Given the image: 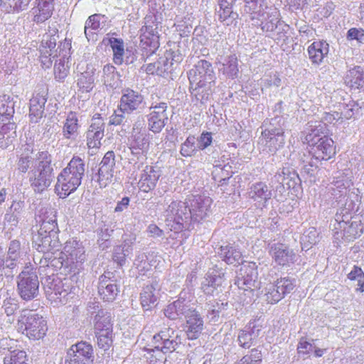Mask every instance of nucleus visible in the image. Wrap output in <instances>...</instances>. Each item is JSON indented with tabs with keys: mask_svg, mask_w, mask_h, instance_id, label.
Segmentation results:
<instances>
[{
	"mask_svg": "<svg viewBox=\"0 0 364 364\" xmlns=\"http://www.w3.org/2000/svg\"><path fill=\"white\" fill-rule=\"evenodd\" d=\"M304 135V142L311 146L318 144L320 139H323V136H326V127L320 121L309 122L303 132Z\"/></svg>",
	"mask_w": 364,
	"mask_h": 364,
	"instance_id": "27",
	"label": "nucleus"
},
{
	"mask_svg": "<svg viewBox=\"0 0 364 364\" xmlns=\"http://www.w3.org/2000/svg\"><path fill=\"white\" fill-rule=\"evenodd\" d=\"M186 334L189 339H196L200 335L203 321L200 315L194 310H191L186 316Z\"/></svg>",
	"mask_w": 364,
	"mask_h": 364,
	"instance_id": "34",
	"label": "nucleus"
},
{
	"mask_svg": "<svg viewBox=\"0 0 364 364\" xmlns=\"http://www.w3.org/2000/svg\"><path fill=\"white\" fill-rule=\"evenodd\" d=\"M29 181L34 191H43L51 183L53 178V171L35 169L31 171Z\"/></svg>",
	"mask_w": 364,
	"mask_h": 364,
	"instance_id": "28",
	"label": "nucleus"
},
{
	"mask_svg": "<svg viewBox=\"0 0 364 364\" xmlns=\"http://www.w3.org/2000/svg\"><path fill=\"white\" fill-rule=\"evenodd\" d=\"M191 223H199L211 213L213 200L204 195L191 196L187 198Z\"/></svg>",
	"mask_w": 364,
	"mask_h": 364,
	"instance_id": "11",
	"label": "nucleus"
},
{
	"mask_svg": "<svg viewBox=\"0 0 364 364\" xmlns=\"http://www.w3.org/2000/svg\"><path fill=\"white\" fill-rule=\"evenodd\" d=\"M159 290L160 285L156 280L143 288L140 293V302L145 311L151 310L156 306Z\"/></svg>",
	"mask_w": 364,
	"mask_h": 364,
	"instance_id": "26",
	"label": "nucleus"
},
{
	"mask_svg": "<svg viewBox=\"0 0 364 364\" xmlns=\"http://www.w3.org/2000/svg\"><path fill=\"white\" fill-rule=\"evenodd\" d=\"M38 217V222L41 223V232L48 231V233H51V235L58 236L57 223L53 210L50 209L49 212L46 210L43 216L39 215Z\"/></svg>",
	"mask_w": 364,
	"mask_h": 364,
	"instance_id": "41",
	"label": "nucleus"
},
{
	"mask_svg": "<svg viewBox=\"0 0 364 364\" xmlns=\"http://www.w3.org/2000/svg\"><path fill=\"white\" fill-rule=\"evenodd\" d=\"M119 292L114 273L105 272L99 278L98 294L105 301H113Z\"/></svg>",
	"mask_w": 364,
	"mask_h": 364,
	"instance_id": "19",
	"label": "nucleus"
},
{
	"mask_svg": "<svg viewBox=\"0 0 364 364\" xmlns=\"http://www.w3.org/2000/svg\"><path fill=\"white\" fill-rule=\"evenodd\" d=\"M85 172V163L78 156H74L58 176L55 189L60 198H65L75 191L81 184Z\"/></svg>",
	"mask_w": 364,
	"mask_h": 364,
	"instance_id": "2",
	"label": "nucleus"
},
{
	"mask_svg": "<svg viewBox=\"0 0 364 364\" xmlns=\"http://www.w3.org/2000/svg\"><path fill=\"white\" fill-rule=\"evenodd\" d=\"M188 75L191 95L202 104L207 102L215 85V76L211 63L205 60H199L189 70Z\"/></svg>",
	"mask_w": 364,
	"mask_h": 364,
	"instance_id": "1",
	"label": "nucleus"
},
{
	"mask_svg": "<svg viewBox=\"0 0 364 364\" xmlns=\"http://www.w3.org/2000/svg\"><path fill=\"white\" fill-rule=\"evenodd\" d=\"M95 70H86L82 73L77 79V87L82 92H90L95 85Z\"/></svg>",
	"mask_w": 364,
	"mask_h": 364,
	"instance_id": "49",
	"label": "nucleus"
},
{
	"mask_svg": "<svg viewBox=\"0 0 364 364\" xmlns=\"http://www.w3.org/2000/svg\"><path fill=\"white\" fill-rule=\"evenodd\" d=\"M196 145V138L193 136H188L186 141L181 145V154L184 157H191L193 156L198 151Z\"/></svg>",
	"mask_w": 364,
	"mask_h": 364,
	"instance_id": "57",
	"label": "nucleus"
},
{
	"mask_svg": "<svg viewBox=\"0 0 364 364\" xmlns=\"http://www.w3.org/2000/svg\"><path fill=\"white\" fill-rule=\"evenodd\" d=\"M33 247L39 252L46 255V252L57 250L60 247L58 236L49 235L42 237L33 235Z\"/></svg>",
	"mask_w": 364,
	"mask_h": 364,
	"instance_id": "30",
	"label": "nucleus"
},
{
	"mask_svg": "<svg viewBox=\"0 0 364 364\" xmlns=\"http://www.w3.org/2000/svg\"><path fill=\"white\" fill-rule=\"evenodd\" d=\"M262 355L261 350L252 348L249 354L244 355L240 360L234 364H261Z\"/></svg>",
	"mask_w": 364,
	"mask_h": 364,
	"instance_id": "60",
	"label": "nucleus"
},
{
	"mask_svg": "<svg viewBox=\"0 0 364 364\" xmlns=\"http://www.w3.org/2000/svg\"><path fill=\"white\" fill-rule=\"evenodd\" d=\"M15 102L14 98L9 95L0 96V121L11 120L14 114Z\"/></svg>",
	"mask_w": 364,
	"mask_h": 364,
	"instance_id": "43",
	"label": "nucleus"
},
{
	"mask_svg": "<svg viewBox=\"0 0 364 364\" xmlns=\"http://www.w3.org/2000/svg\"><path fill=\"white\" fill-rule=\"evenodd\" d=\"M192 295L186 291L180 294L179 298L168 304L164 309V314L170 319L175 320L181 318L182 316L186 317L192 310L191 307Z\"/></svg>",
	"mask_w": 364,
	"mask_h": 364,
	"instance_id": "17",
	"label": "nucleus"
},
{
	"mask_svg": "<svg viewBox=\"0 0 364 364\" xmlns=\"http://www.w3.org/2000/svg\"><path fill=\"white\" fill-rule=\"evenodd\" d=\"M265 300L269 304H276L283 298V293H280L275 284H269L266 287L264 294Z\"/></svg>",
	"mask_w": 364,
	"mask_h": 364,
	"instance_id": "62",
	"label": "nucleus"
},
{
	"mask_svg": "<svg viewBox=\"0 0 364 364\" xmlns=\"http://www.w3.org/2000/svg\"><path fill=\"white\" fill-rule=\"evenodd\" d=\"M310 146L312 156L318 161H327L336 154L334 141L327 136H323L318 144Z\"/></svg>",
	"mask_w": 364,
	"mask_h": 364,
	"instance_id": "22",
	"label": "nucleus"
},
{
	"mask_svg": "<svg viewBox=\"0 0 364 364\" xmlns=\"http://www.w3.org/2000/svg\"><path fill=\"white\" fill-rule=\"evenodd\" d=\"M219 19L225 25L229 26L233 23L238 17V14L232 11V6H220L218 11Z\"/></svg>",
	"mask_w": 364,
	"mask_h": 364,
	"instance_id": "63",
	"label": "nucleus"
},
{
	"mask_svg": "<svg viewBox=\"0 0 364 364\" xmlns=\"http://www.w3.org/2000/svg\"><path fill=\"white\" fill-rule=\"evenodd\" d=\"M63 253L71 265L70 272H75L86 259L82 242L75 239L69 240L65 243Z\"/></svg>",
	"mask_w": 364,
	"mask_h": 364,
	"instance_id": "14",
	"label": "nucleus"
},
{
	"mask_svg": "<svg viewBox=\"0 0 364 364\" xmlns=\"http://www.w3.org/2000/svg\"><path fill=\"white\" fill-rule=\"evenodd\" d=\"M248 196L254 201L264 205L272 197V191L264 182H257L250 186Z\"/></svg>",
	"mask_w": 364,
	"mask_h": 364,
	"instance_id": "31",
	"label": "nucleus"
},
{
	"mask_svg": "<svg viewBox=\"0 0 364 364\" xmlns=\"http://www.w3.org/2000/svg\"><path fill=\"white\" fill-rule=\"evenodd\" d=\"M270 255L279 265H289L295 261L296 255L284 244H275L271 247Z\"/></svg>",
	"mask_w": 364,
	"mask_h": 364,
	"instance_id": "29",
	"label": "nucleus"
},
{
	"mask_svg": "<svg viewBox=\"0 0 364 364\" xmlns=\"http://www.w3.org/2000/svg\"><path fill=\"white\" fill-rule=\"evenodd\" d=\"M18 330L26 332V336L33 340L43 338L47 331L46 322L43 317L31 310L23 309L18 318Z\"/></svg>",
	"mask_w": 364,
	"mask_h": 364,
	"instance_id": "4",
	"label": "nucleus"
},
{
	"mask_svg": "<svg viewBox=\"0 0 364 364\" xmlns=\"http://www.w3.org/2000/svg\"><path fill=\"white\" fill-rule=\"evenodd\" d=\"M299 178V176L295 170L289 165L284 166L279 168L272 178V181L277 182L279 185L286 183L291 186L290 181L295 182Z\"/></svg>",
	"mask_w": 364,
	"mask_h": 364,
	"instance_id": "42",
	"label": "nucleus"
},
{
	"mask_svg": "<svg viewBox=\"0 0 364 364\" xmlns=\"http://www.w3.org/2000/svg\"><path fill=\"white\" fill-rule=\"evenodd\" d=\"M218 254L222 260L228 264L237 265L242 262L241 252L230 244L221 245Z\"/></svg>",
	"mask_w": 364,
	"mask_h": 364,
	"instance_id": "36",
	"label": "nucleus"
},
{
	"mask_svg": "<svg viewBox=\"0 0 364 364\" xmlns=\"http://www.w3.org/2000/svg\"><path fill=\"white\" fill-rule=\"evenodd\" d=\"M87 311L93 317L95 331H112L111 315L107 311L100 308L98 302L90 303L88 305Z\"/></svg>",
	"mask_w": 364,
	"mask_h": 364,
	"instance_id": "21",
	"label": "nucleus"
},
{
	"mask_svg": "<svg viewBox=\"0 0 364 364\" xmlns=\"http://www.w3.org/2000/svg\"><path fill=\"white\" fill-rule=\"evenodd\" d=\"M109 43L113 51L114 63L117 65H122L123 63V56L124 55L123 41L112 38L109 39Z\"/></svg>",
	"mask_w": 364,
	"mask_h": 364,
	"instance_id": "56",
	"label": "nucleus"
},
{
	"mask_svg": "<svg viewBox=\"0 0 364 364\" xmlns=\"http://www.w3.org/2000/svg\"><path fill=\"white\" fill-rule=\"evenodd\" d=\"M17 290L21 298L30 301L38 295L39 281L36 272L26 267L17 278Z\"/></svg>",
	"mask_w": 364,
	"mask_h": 364,
	"instance_id": "8",
	"label": "nucleus"
},
{
	"mask_svg": "<svg viewBox=\"0 0 364 364\" xmlns=\"http://www.w3.org/2000/svg\"><path fill=\"white\" fill-rule=\"evenodd\" d=\"M58 38V30L55 26H49L48 31L43 36L39 51L41 63L46 68L51 66L53 62L51 58L58 56L59 53L56 49Z\"/></svg>",
	"mask_w": 364,
	"mask_h": 364,
	"instance_id": "10",
	"label": "nucleus"
},
{
	"mask_svg": "<svg viewBox=\"0 0 364 364\" xmlns=\"http://www.w3.org/2000/svg\"><path fill=\"white\" fill-rule=\"evenodd\" d=\"M329 51V45L326 41H319L311 43L308 48L309 58L313 64L319 65Z\"/></svg>",
	"mask_w": 364,
	"mask_h": 364,
	"instance_id": "37",
	"label": "nucleus"
},
{
	"mask_svg": "<svg viewBox=\"0 0 364 364\" xmlns=\"http://www.w3.org/2000/svg\"><path fill=\"white\" fill-rule=\"evenodd\" d=\"M48 93L46 90L36 92L30 100L29 116L31 121L37 123L44 115Z\"/></svg>",
	"mask_w": 364,
	"mask_h": 364,
	"instance_id": "24",
	"label": "nucleus"
},
{
	"mask_svg": "<svg viewBox=\"0 0 364 364\" xmlns=\"http://www.w3.org/2000/svg\"><path fill=\"white\" fill-rule=\"evenodd\" d=\"M160 176L159 171L152 166H146L139 181L140 188L144 192L153 189Z\"/></svg>",
	"mask_w": 364,
	"mask_h": 364,
	"instance_id": "32",
	"label": "nucleus"
},
{
	"mask_svg": "<svg viewBox=\"0 0 364 364\" xmlns=\"http://www.w3.org/2000/svg\"><path fill=\"white\" fill-rule=\"evenodd\" d=\"M348 84L355 89L364 87V71L360 66H356L349 70L346 76Z\"/></svg>",
	"mask_w": 364,
	"mask_h": 364,
	"instance_id": "48",
	"label": "nucleus"
},
{
	"mask_svg": "<svg viewBox=\"0 0 364 364\" xmlns=\"http://www.w3.org/2000/svg\"><path fill=\"white\" fill-rule=\"evenodd\" d=\"M167 104L159 102L152 104L147 115L148 128L154 134L160 133L168 122Z\"/></svg>",
	"mask_w": 364,
	"mask_h": 364,
	"instance_id": "15",
	"label": "nucleus"
},
{
	"mask_svg": "<svg viewBox=\"0 0 364 364\" xmlns=\"http://www.w3.org/2000/svg\"><path fill=\"white\" fill-rule=\"evenodd\" d=\"M363 225L360 220L355 218L350 223L342 226V230H339L340 239L348 242L352 241L360 237L363 233Z\"/></svg>",
	"mask_w": 364,
	"mask_h": 364,
	"instance_id": "38",
	"label": "nucleus"
},
{
	"mask_svg": "<svg viewBox=\"0 0 364 364\" xmlns=\"http://www.w3.org/2000/svg\"><path fill=\"white\" fill-rule=\"evenodd\" d=\"M104 18V16L100 14H95L88 17L87 21H85L84 32L87 40H90V34L87 32L89 28L92 30H97L100 28L101 25V20Z\"/></svg>",
	"mask_w": 364,
	"mask_h": 364,
	"instance_id": "61",
	"label": "nucleus"
},
{
	"mask_svg": "<svg viewBox=\"0 0 364 364\" xmlns=\"http://www.w3.org/2000/svg\"><path fill=\"white\" fill-rule=\"evenodd\" d=\"M144 97L140 92L130 88L122 90L119 107L120 112L129 114L145 107Z\"/></svg>",
	"mask_w": 364,
	"mask_h": 364,
	"instance_id": "16",
	"label": "nucleus"
},
{
	"mask_svg": "<svg viewBox=\"0 0 364 364\" xmlns=\"http://www.w3.org/2000/svg\"><path fill=\"white\" fill-rule=\"evenodd\" d=\"M141 42L146 46H155L159 38V23L154 17L147 16L144 18V26L140 30Z\"/></svg>",
	"mask_w": 364,
	"mask_h": 364,
	"instance_id": "23",
	"label": "nucleus"
},
{
	"mask_svg": "<svg viewBox=\"0 0 364 364\" xmlns=\"http://www.w3.org/2000/svg\"><path fill=\"white\" fill-rule=\"evenodd\" d=\"M188 200H173L164 210L165 223L170 230L176 232L188 229L191 225V215L188 209Z\"/></svg>",
	"mask_w": 364,
	"mask_h": 364,
	"instance_id": "3",
	"label": "nucleus"
},
{
	"mask_svg": "<svg viewBox=\"0 0 364 364\" xmlns=\"http://www.w3.org/2000/svg\"><path fill=\"white\" fill-rule=\"evenodd\" d=\"M133 142L130 147L133 154H137V150L142 151L148 149L149 146V138L145 132H139L133 134Z\"/></svg>",
	"mask_w": 364,
	"mask_h": 364,
	"instance_id": "53",
	"label": "nucleus"
},
{
	"mask_svg": "<svg viewBox=\"0 0 364 364\" xmlns=\"http://www.w3.org/2000/svg\"><path fill=\"white\" fill-rule=\"evenodd\" d=\"M262 333V327L254 323H250L248 326L240 330L237 336V342L240 347L247 349L256 344L257 341Z\"/></svg>",
	"mask_w": 364,
	"mask_h": 364,
	"instance_id": "25",
	"label": "nucleus"
},
{
	"mask_svg": "<svg viewBox=\"0 0 364 364\" xmlns=\"http://www.w3.org/2000/svg\"><path fill=\"white\" fill-rule=\"evenodd\" d=\"M35 263L38 264L39 274L48 277H50L49 274L53 275L55 272L62 267L68 269L70 272L71 265L63 251H60V248L57 250L46 252L39 259L38 262L35 261Z\"/></svg>",
	"mask_w": 364,
	"mask_h": 364,
	"instance_id": "7",
	"label": "nucleus"
},
{
	"mask_svg": "<svg viewBox=\"0 0 364 364\" xmlns=\"http://www.w3.org/2000/svg\"><path fill=\"white\" fill-rule=\"evenodd\" d=\"M154 349H152L149 353V358H156V362H161L163 358L162 354L172 353L176 350L177 346L181 343V338L177 332L172 328L168 327L161 330L159 333L153 337Z\"/></svg>",
	"mask_w": 364,
	"mask_h": 364,
	"instance_id": "5",
	"label": "nucleus"
},
{
	"mask_svg": "<svg viewBox=\"0 0 364 364\" xmlns=\"http://www.w3.org/2000/svg\"><path fill=\"white\" fill-rule=\"evenodd\" d=\"M8 350L10 353L4 358V364H26L25 351L18 349L11 350L10 348Z\"/></svg>",
	"mask_w": 364,
	"mask_h": 364,
	"instance_id": "58",
	"label": "nucleus"
},
{
	"mask_svg": "<svg viewBox=\"0 0 364 364\" xmlns=\"http://www.w3.org/2000/svg\"><path fill=\"white\" fill-rule=\"evenodd\" d=\"M21 254V243L18 240L11 241L5 259L3 249L0 247V285L4 284V277L8 280L16 272L17 261Z\"/></svg>",
	"mask_w": 364,
	"mask_h": 364,
	"instance_id": "6",
	"label": "nucleus"
},
{
	"mask_svg": "<svg viewBox=\"0 0 364 364\" xmlns=\"http://www.w3.org/2000/svg\"><path fill=\"white\" fill-rule=\"evenodd\" d=\"M97 340V346L105 351L107 350L112 344V331H95Z\"/></svg>",
	"mask_w": 364,
	"mask_h": 364,
	"instance_id": "59",
	"label": "nucleus"
},
{
	"mask_svg": "<svg viewBox=\"0 0 364 364\" xmlns=\"http://www.w3.org/2000/svg\"><path fill=\"white\" fill-rule=\"evenodd\" d=\"M154 252H151L148 255H146L145 253H139L136 257L134 265L139 272L144 274L155 264V261L153 259L150 260V259L154 258Z\"/></svg>",
	"mask_w": 364,
	"mask_h": 364,
	"instance_id": "52",
	"label": "nucleus"
},
{
	"mask_svg": "<svg viewBox=\"0 0 364 364\" xmlns=\"http://www.w3.org/2000/svg\"><path fill=\"white\" fill-rule=\"evenodd\" d=\"M225 269L218 264L210 269L201 283V289L207 295H213L225 280Z\"/></svg>",
	"mask_w": 364,
	"mask_h": 364,
	"instance_id": "20",
	"label": "nucleus"
},
{
	"mask_svg": "<svg viewBox=\"0 0 364 364\" xmlns=\"http://www.w3.org/2000/svg\"><path fill=\"white\" fill-rule=\"evenodd\" d=\"M53 0H38V6L32 9L33 21L40 23L48 20L53 14Z\"/></svg>",
	"mask_w": 364,
	"mask_h": 364,
	"instance_id": "35",
	"label": "nucleus"
},
{
	"mask_svg": "<svg viewBox=\"0 0 364 364\" xmlns=\"http://www.w3.org/2000/svg\"><path fill=\"white\" fill-rule=\"evenodd\" d=\"M50 291V294H54L56 299L62 301L65 299L70 294L69 285H67V281L64 282L60 279H53L50 286L48 287Z\"/></svg>",
	"mask_w": 364,
	"mask_h": 364,
	"instance_id": "50",
	"label": "nucleus"
},
{
	"mask_svg": "<svg viewBox=\"0 0 364 364\" xmlns=\"http://www.w3.org/2000/svg\"><path fill=\"white\" fill-rule=\"evenodd\" d=\"M6 295L7 296L3 300L1 309L7 316H13L18 309V302L16 298L9 296L8 293Z\"/></svg>",
	"mask_w": 364,
	"mask_h": 364,
	"instance_id": "64",
	"label": "nucleus"
},
{
	"mask_svg": "<svg viewBox=\"0 0 364 364\" xmlns=\"http://www.w3.org/2000/svg\"><path fill=\"white\" fill-rule=\"evenodd\" d=\"M79 128L77 114L70 112L65 119L63 127V134L66 139H75L77 135Z\"/></svg>",
	"mask_w": 364,
	"mask_h": 364,
	"instance_id": "44",
	"label": "nucleus"
},
{
	"mask_svg": "<svg viewBox=\"0 0 364 364\" xmlns=\"http://www.w3.org/2000/svg\"><path fill=\"white\" fill-rule=\"evenodd\" d=\"M16 126L11 120L0 121V147L6 149L13 144L16 137Z\"/></svg>",
	"mask_w": 364,
	"mask_h": 364,
	"instance_id": "33",
	"label": "nucleus"
},
{
	"mask_svg": "<svg viewBox=\"0 0 364 364\" xmlns=\"http://www.w3.org/2000/svg\"><path fill=\"white\" fill-rule=\"evenodd\" d=\"M102 80L107 87L117 88L121 84L120 75L114 66L107 64L103 68Z\"/></svg>",
	"mask_w": 364,
	"mask_h": 364,
	"instance_id": "45",
	"label": "nucleus"
},
{
	"mask_svg": "<svg viewBox=\"0 0 364 364\" xmlns=\"http://www.w3.org/2000/svg\"><path fill=\"white\" fill-rule=\"evenodd\" d=\"M115 227V223L112 221H102V224L97 229V244L102 250H105L109 246V241L114 230Z\"/></svg>",
	"mask_w": 364,
	"mask_h": 364,
	"instance_id": "39",
	"label": "nucleus"
},
{
	"mask_svg": "<svg viewBox=\"0 0 364 364\" xmlns=\"http://www.w3.org/2000/svg\"><path fill=\"white\" fill-rule=\"evenodd\" d=\"M231 166L228 164L221 166H215L213 171V177L215 181L218 183L219 186H223L226 181L232 176Z\"/></svg>",
	"mask_w": 364,
	"mask_h": 364,
	"instance_id": "55",
	"label": "nucleus"
},
{
	"mask_svg": "<svg viewBox=\"0 0 364 364\" xmlns=\"http://www.w3.org/2000/svg\"><path fill=\"white\" fill-rule=\"evenodd\" d=\"M219 70L229 78L236 77L239 72L237 57L235 55L225 57L220 64Z\"/></svg>",
	"mask_w": 364,
	"mask_h": 364,
	"instance_id": "46",
	"label": "nucleus"
},
{
	"mask_svg": "<svg viewBox=\"0 0 364 364\" xmlns=\"http://www.w3.org/2000/svg\"><path fill=\"white\" fill-rule=\"evenodd\" d=\"M258 272L255 263H249L244 265L240 269V273L236 277L235 284L239 289L242 290L245 296L251 299L254 291L259 288V282L257 281Z\"/></svg>",
	"mask_w": 364,
	"mask_h": 364,
	"instance_id": "9",
	"label": "nucleus"
},
{
	"mask_svg": "<svg viewBox=\"0 0 364 364\" xmlns=\"http://www.w3.org/2000/svg\"><path fill=\"white\" fill-rule=\"evenodd\" d=\"M351 186V180L346 176L339 173L334 177L331 183V193L335 198H338L346 194L348 188Z\"/></svg>",
	"mask_w": 364,
	"mask_h": 364,
	"instance_id": "40",
	"label": "nucleus"
},
{
	"mask_svg": "<svg viewBox=\"0 0 364 364\" xmlns=\"http://www.w3.org/2000/svg\"><path fill=\"white\" fill-rule=\"evenodd\" d=\"M94 358L92 346L87 342L81 341L68 350L65 364H92Z\"/></svg>",
	"mask_w": 364,
	"mask_h": 364,
	"instance_id": "12",
	"label": "nucleus"
},
{
	"mask_svg": "<svg viewBox=\"0 0 364 364\" xmlns=\"http://www.w3.org/2000/svg\"><path fill=\"white\" fill-rule=\"evenodd\" d=\"M100 166L97 173L92 177V181L97 183L100 188H102L106 187L112 181L115 167V156L114 152H107Z\"/></svg>",
	"mask_w": 364,
	"mask_h": 364,
	"instance_id": "13",
	"label": "nucleus"
},
{
	"mask_svg": "<svg viewBox=\"0 0 364 364\" xmlns=\"http://www.w3.org/2000/svg\"><path fill=\"white\" fill-rule=\"evenodd\" d=\"M262 29L263 31L266 32L273 31L275 29H278L280 31H279L277 33L278 37L277 38V40L284 41V38L286 37L285 33L288 29V25L275 18L271 19L270 21L266 23H262Z\"/></svg>",
	"mask_w": 364,
	"mask_h": 364,
	"instance_id": "51",
	"label": "nucleus"
},
{
	"mask_svg": "<svg viewBox=\"0 0 364 364\" xmlns=\"http://www.w3.org/2000/svg\"><path fill=\"white\" fill-rule=\"evenodd\" d=\"M34 168L53 172L51 166L52 157L47 151H40L36 154Z\"/></svg>",
	"mask_w": 364,
	"mask_h": 364,
	"instance_id": "54",
	"label": "nucleus"
},
{
	"mask_svg": "<svg viewBox=\"0 0 364 364\" xmlns=\"http://www.w3.org/2000/svg\"><path fill=\"white\" fill-rule=\"evenodd\" d=\"M284 132L281 127H269L262 132L261 141L269 154H274L280 148L283 147L285 139Z\"/></svg>",
	"mask_w": 364,
	"mask_h": 364,
	"instance_id": "18",
	"label": "nucleus"
},
{
	"mask_svg": "<svg viewBox=\"0 0 364 364\" xmlns=\"http://www.w3.org/2000/svg\"><path fill=\"white\" fill-rule=\"evenodd\" d=\"M353 219H355V218H353L351 214L346 208L341 209L336 213L335 215V224L333 225L334 237L336 240H340L341 235L339 230H342V226L350 223Z\"/></svg>",
	"mask_w": 364,
	"mask_h": 364,
	"instance_id": "47",
	"label": "nucleus"
}]
</instances>
